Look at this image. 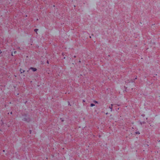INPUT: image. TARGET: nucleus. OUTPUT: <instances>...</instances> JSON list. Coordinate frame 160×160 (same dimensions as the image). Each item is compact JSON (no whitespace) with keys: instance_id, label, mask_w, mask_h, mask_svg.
Listing matches in <instances>:
<instances>
[{"instance_id":"1","label":"nucleus","mask_w":160,"mask_h":160,"mask_svg":"<svg viewBox=\"0 0 160 160\" xmlns=\"http://www.w3.org/2000/svg\"><path fill=\"white\" fill-rule=\"evenodd\" d=\"M22 120L24 121L29 122L30 121V119L27 116H26L25 118H23Z\"/></svg>"},{"instance_id":"2","label":"nucleus","mask_w":160,"mask_h":160,"mask_svg":"<svg viewBox=\"0 0 160 160\" xmlns=\"http://www.w3.org/2000/svg\"><path fill=\"white\" fill-rule=\"evenodd\" d=\"M30 69L32 70L33 72H35L36 71L37 69L36 68L31 67L30 68Z\"/></svg>"},{"instance_id":"3","label":"nucleus","mask_w":160,"mask_h":160,"mask_svg":"<svg viewBox=\"0 0 160 160\" xmlns=\"http://www.w3.org/2000/svg\"><path fill=\"white\" fill-rule=\"evenodd\" d=\"M112 106L113 105L112 104H111V106H109V108H110L111 109V111H112Z\"/></svg>"},{"instance_id":"4","label":"nucleus","mask_w":160,"mask_h":160,"mask_svg":"<svg viewBox=\"0 0 160 160\" xmlns=\"http://www.w3.org/2000/svg\"><path fill=\"white\" fill-rule=\"evenodd\" d=\"M20 71L21 72V73H22L24 72V71L22 69H20Z\"/></svg>"},{"instance_id":"5","label":"nucleus","mask_w":160,"mask_h":160,"mask_svg":"<svg viewBox=\"0 0 160 160\" xmlns=\"http://www.w3.org/2000/svg\"><path fill=\"white\" fill-rule=\"evenodd\" d=\"M95 106V105L93 103H91L90 104V106L92 107Z\"/></svg>"},{"instance_id":"6","label":"nucleus","mask_w":160,"mask_h":160,"mask_svg":"<svg viewBox=\"0 0 160 160\" xmlns=\"http://www.w3.org/2000/svg\"><path fill=\"white\" fill-rule=\"evenodd\" d=\"M38 30V29H35L34 30V31L35 32H37Z\"/></svg>"},{"instance_id":"7","label":"nucleus","mask_w":160,"mask_h":160,"mask_svg":"<svg viewBox=\"0 0 160 160\" xmlns=\"http://www.w3.org/2000/svg\"><path fill=\"white\" fill-rule=\"evenodd\" d=\"M135 133L136 134H140V133L139 132H135Z\"/></svg>"},{"instance_id":"8","label":"nucleus","mask_w":160,"mask_h":160,"mask_svg":"<svg viewBox=\"0 0 160 160\" xmlns=\"http://www.w3.org/2000/svg\"><path fill=\"white\" fill-rule=\"evenodd\" d=\"M94 103H98V102L97 101H94L93 102Z\"/></svg>"},{"instance_id":"9","label":"nucleus","mask_w":160,"mask_h":160,"mask_svg":"<svg viewBox=\"0 0 160 160\" xmlns=\"http://www.w3.org/2000/svg\"><path fill=\"white\" fill-rule=\"evenodd\" d=\"M16 52H16V51H14V54H15V53H16Z\"/></svg>"},{"instance_id":"10","label":"nucleus","mask_w":160,"mask_h":160,"mask_svg":"<svg viewBox=\"0 0 160 160\" xmlns=\"http://www.w3.org/2000/svg\"><path fill=\"white\" fill-rule=\"evenodd\" d=\"M131 82H133V81L132 80L131 81Z\"/></svg>"},{"instance_id":"11","label":"nucleus","mask_w":160,"mask_h":160,"mask_svg":"<svg viewBox=\"0 0 160 160\" xmlns=\"http://www.w3.org/2000/svg\"><path fill=\"white\" fill-rule=\"evenodd\" d=\"M79 62H81V61H79Z\"/></svg>"},{"instance_id":"12","label":"nucleus","mask_w":160,"mask_h":160,"mask_svg":"<svg viewBox=\"0 0 160 160\" xmlns=\"http://www.w3.org/2000/svg\"><path fill=\"white\" fill-rule=\"evenodd\" d=\"M3 152H5V150H3Z\"/></svg>"},{"instance_id":"13","label":"nucleus","mask_w":160,"mask_h":160,"mask_svg":"<svg viewBox=\"0 0 160 160\" xmlns=\"http://www.w3.org/2000/svg\"><path fill=\"white\" fill-rule=\"evenodd\" d=\"M68 105H70L69 102H68Z\"/></svg>"},{"instance_id":"14","label":"nucleus","mask_w":160,"mask_h":160,"mask_svg":"<svg viewBox=\"0 0 160 160\" xmlns=\"http://www.w3.org/2000/svg\"><path fill=\"white\" fill-rule=\"evenodd\" d=\"M12 56H13V53H12Z\"/></svg>"},{"instance_id":"15","label":"nucleus","mask_w":160,"mask_h":160,"mask_svg":"<svg viewBox=\"0 0 160 160\" xmlns=\"http://www.w3.org/2000/svg\"><path fill=\"white\" fill-rule=\"evenodd\" d=\"M137 79V78L136 77V78H135V79Z\"/></svg>"},{"instance_id":"16","label":"nucleus","mask_w":160,"mask_h":160,"mask_svg":"<svg viewBox=\"0 0 160 160\" xmlns=\"http://www.w3.org/2000/svg\"><path fill=\"white\" fill-rule=\"evenodd\" d=\"M106 115L108 114V113H106Z\"/></svg>"},{"instance_id":"17","label":"nucleus","mask_w":160,"mask_h":160,"mask_svg":"<svg viewBox=\"0 0 160 160\" xmlns=\"http://www.w3.org/2000/svg\"><path fill=\"white\" fill-rule=\"evenodd\" d=\"M30 133H31V131H30Z\"/></svg>"},{"instance_id":"18","label":"nucleus","mask_w":160,"mask_h":160,"mask_svg":"<svg viewBox=\"0 0 160 160\" xmlns=\"http://www.w3.org/2000/svg\"><path fill=\"white\" fill-rule=\"evenodd\" d=\"M132 129H134L133 128V127H132Z\"/></svg>"},{"instance_id":"19","label":"nucleus","mask_w":160,"mask_h":160,"mask_svg":"<svg viewBox=\"0 0 160 160\" xmlns=\"http://www.w3.org/2000/svg\"><path fill=\"white\" fill-rule=\"evenodd\" d=\"M47 63H48V61H47Z\"/></svg>"},{"instance_id":"20","label":"nucleus","mask_w":160,"mask_h":160,"mask_svg":"<svg viewBox=\"0 0 160 160\" xmlns=\"http://www.w3.org/2000/svg\"><path fill=\"white\" fill-rule=\"evenodd\" d=\"M74 58H76V57L75 56H74Z\"/></svg>"},{"instance_id":"21","label":"nucleus","mask_w":160,"mask_h":160,"mask_svg":"<svg viewBox=\"0 0 160 160\" xmlns=\"http://www.w3.org/2000/svg\"><path fill=\"white\" fill-rule=\"evenodd\" d=\"M11 114H12V112H11Z\"/></svg>"},{"instance_id":"22","label":"nucleus","mask_w":160,"mask_h":160,"mask_svg":"<svg viewBox=\"0 0 160 160\" xmlns=\"http://www.w3.org/2000/svg\"><path fill=\"white\" fill-rule=\"evenodd\" d=\"M90 38H91V36H90Z\"/></svg>"}]
</instances>
